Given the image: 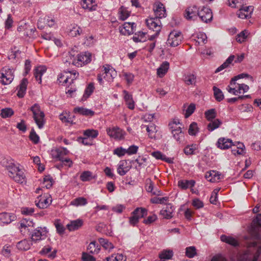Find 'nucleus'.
I'll return each mask as SVG.
<instances>
[{
  "label": "nucleus",
  "instance_id": "20e7f679",
  "mask_svg": "<svg viewBox=\"0 0 261 261\" xmlns=\"http://www.w3.org/2000/svg\"><path fill=\"white\" fill-rule=\"evenodd\" d=\"M1 82L3 85H7L11 84L14 77L13 69L9 68V67H4L2 68L1 70Z\"/></svg>",
  "mask_w": 261,
  "mask_h": 261
},
{
  "label": "nucleus",
  "instance_id": "6e6552de",
  "mask_svg": "<svg viewBox=\"0 0 261 261\" xmlns=\"http://www.w3.org/2000/svg\"><path fill=\"white\" fill-rule=\"evenodd\" d=\"M69 151L64 147L54 148L50 151L53 159L56 161H62L63 156L68 154Z\"/></svg>",
  "mask_w": 261,
  "mask_h": 261
},
{
  "label": "nucleus",
  "instance_id": "473e14b6",
  "mask_svg": "<svg viewBox=\"0 0 261 261\" xmlns=\"http://www.w3.org/2000/svg\"><path fill=\"white\" fill-rule=\"evenodd\" d=\"M221 240L227 244H228L233 246H237L239 245L238 241L230 236H226L225 235H222L221 236Z\"/></svg>",
  "mask_w": 261,
  "mask_h": 261
},
{
  "label": "nucleus",
  "instance_id": "f257e3e1",
  "mask_svg": "<svg viewBox=\"0 0 261 261\" xmlns=\"http://www.w3.org/2000/svg\"><path fill=\"white\" fill-rule=\"evenodd\" d=\"M5 168L8 171L9 176L15 182L21 184L26 183L25 175L23 169L19 166L13 162H10L5 165Z\"/></svg>",
  "mask_w": 261,
  "mask_h": 261
},
{
  "label": "nucleus",
  "instance_id": "412c9836",
  "mask_svg": "<svg viewBox=\"0 0 261 261\" xmlns=\"http://www.w3.org/2000/svg\"><path fill=\"white\" fill-rule=\"evenodd\" d=\"M221 174L216 171H210L205 173V177L210 182H218L221 178Z\"/></svg>",
  "mask_w": 261,
  "mask_h": 261
},
{
  "label": "nucleus",
  "instance_id": "680f3d73",
  "mask_svg": "<svg viewBox=\"0 0 261 261\" xmlns=\"http://www.w3.org/2000/svg\"><path fill=\"white\" fill-rule=\"evenodd\" d=\"M53 179L50 175H46L43 179V184L47 189H49L52 187Z\"/></svg>",
  "mask_w": 261,
  "mask_h": 261
},
{
  "label": "nucleus",
  "instance_id": "de8ad7c7",
  "mask_svg": "<svg viewBox=\"0 0 261 261\" xmlns=\"http://www.w3.org/2000/svg\"><path fill=\"white\" fill-rule=\"evenodd\" d=\"M87 200L85 198L79 197L72 200L70 204L76 206H78L80 205H85L87 204Z\"/></svg>",
  "mask_w": 261,
  "mask_h": 261
},
{
  "label": "nucleus",
  "instance_id": "c85d7f7f",
  "mask_svg": "<svg viewBox=\"0 0 261 261\" xmlns=\"http://www.w3.org/2000/svg\"><path fill=\"white\" fill-rule=\"evenodd\" d=\"M83 222L81 219L72 221L67 225V227L69 231H74L82 227Z\"/></svg>",
  "mask_w": 261,
  "mask_h": 261
},
{
  "label": "nucleus",
  "instance_id": "7c9ffc66",
  "mask_svg": "<svg viewBox=\"0 0 261 261\" xmlns=\"http://www.w3.org/2000/svg\"><path fill=\"white\" fill-rule=\"evenodd\" d=\"M184 81L187 85H195L196 83V76L192 73L187 74L184 76Z\"/></svg>",
  "mask_w": 261,
  "mask_h": 261
},
{
  "label": "nucleus",
  "instance_id": "79ce46f5",
  "mask_svg": "<svg viewBox=\"0 0 261 261\" xmlns=\"http://www.w3.org/2000/svg\"><path fill=\"white\" fill-rule=\"evenodd\" d=\"M210 121L211 122L207 125V129L211 132L218 128L222 123V122L218 119Z\"/></svg>",
  "mask_w": 261,
  "mask_h": 261
},
{
  "label": "nucleus",
  "instance_id": "f704fd0d",
  "mask_svg": "<svg viewBox=\"0 0 261 261\" xmlns=\"http://www.w3.org/2000/svg\"><path fill=\"white\" fill-rule=\"evenodd\" d=\"M258 227H261V214L256 215V217L252 221V226L251 230V233L256 231Z\"/></svg>",
  "mask_w": 261,
  "mask_h": 261
},
{
  "label": "nucleus",
  "instance_id": "4c0bfd02",
  "mask_svg": "<svg viewBox=\"0 0 261 261\" xmlns=\"http://www.w3.org/2000/svg\"><path fill=\"white\" fill-rule=\"evenodd\" d=\"M31 247L29 241L26 239L19 242L17 244V248L21 251H26L30 249Z\"/></svg>",
  "mask_w": 261,
  "mask_h": 261
},
{
  "label": "nucleus",
  "instance_id": "423d86ee",
  "mask_svg": "<svg viewBox=\"0 0 261 261\" xmlns=\"http://www.w3.org/2000/svg\"><path fill=\"white\" fill-rule=\"evenodd\" d=\"M91 61V54L89 52H85L78 55L72 61V64L76 67H82Z\"/></svg>",
  "mask_w": 261,
  "mask_h": 261
},
{
  "label": "nucleus",
  "instance_id": "e433bc0d",
  "mask_svg": "<svg viewBox=\"0 0 261 261\" xmlns=\"http://www.w3.org/2000/svg\"><path fill=\"white\" fill-rule=\"evenodd\" d=\"M235 56L234 55L230 56L226 61L220 66L215 71V72H218L228 67L234 60Z\"/></svg>",
  "mask_w": 261,
  "mask_h": 261
},
{
  "label": "nucleus",
  "instance_id": "37998d69",
  "mask_svg": "<svg viewBox=\"0 0 261 261\" xmlns=\"http://www.w3.org/2000/svg\"><path fill=\"white\" fill-rule=\"evenodd\" d=\"M173 253L172 250H164L159 254L161 260L169 259L173 256Z\"/></svg>",
  "mask_w": 261,
  "mask_h": 261
},
{
  "label": "nucleus",
  "instance_id": "a878e982",
  "mask_svg": "<svg viewBox=\"0 0 261 261\" xmlns=\"http://www.w3.org/2000/svg\"><path fill=\"white\" fill-rule=\"evenodd\" d=\"M81 5L84 9H87L89 11L95 10L97 7L94 0H82Z\"/></svg>",
  "mask_w": 261,
  "mask_h": 261
},
{
  "label": "nucleus",
  "instance_id": "c03bdc74",
  "mask_svg": "<svg viewBox=\"0 0 261 261\" xmlns=\"http://www.w3.org/2000/svg\"><path fill=\"white\" fill-rule=\"evenodd\" d=\"M133 214L136 215L139 219L146 216L147 214V211L146 208L143 207H138L133 211Z\"/></svg>",
  "mask_w": 261,
  "mask_h": 261
},
{
  "label": "nucleus",
  "instance_id": "6ab92c4d",
  "mask_svg": "<svg viewBox=\"0 0 261 261\" xmlns=\"http://www.w3.org/2000/svg\"><path fill=\"white\" fill-rule=\"evenodd\" d=\"M134 23L125 22L123 26L119 27L121 34L124 35H129L134 33Z\"/></svg>",
  "mask_w": 261,
  "mask_h": 261
},
{
  "label": "nucleus",
  "instance_id": "9d476101",
  "mask_svg": "<svg viewBox=\"0 0 261 261\" xmlns=\"http://www.w3.org/2000/svg\"><path fill=\"white\" fill-rule=\"evenodd\" d=\"M38 201H36V205L40 208H47L52 202V198L50 195H40Z\"/></svg>",
  "mask_w": 261,
  "mask_h": 261
},
{
  "label": "nucleus",
  "instance_id": "72a5a7b5",
  "mask_svg": "<svg viewBox=\"0 0 261 261\" xmlns=\"http://www.w3.org/2000/svg\"><path fill=\"white\" fill-rule=\"evenodd\" d=\"M232 153L234 155H243L245 154V146L244 145L240 142H237L236 145V148H234L231 150Z\"/></svg>",
  "mask_w": 261,
  "mask_h": 261
},
{
  "label": "nucleus",
  "instance_id": "603ef678",
  "mask_svg": "<svg viewBox=\"0 0 261 261\" xmlns=\"http://www.w3.org/2000/svg\"><path fill=\"white\" fill-rule=\"evenodd\" d=\"M81 28L76 24L71 26V28L68 31L69 35L71 37H75L77 35H80Z\"/></svg>",
  "mask_w": 261,
  "mask_h": 261
},
{
  "label": "nucleus",
  "instance_id": "13d9d810",
  "mask_svg": "<svg viewBox=\"0 0 261 261\" xmlns=\"http://www.w3.org/2000/svg\"><path fill=\"white\" fill-rule=\"evenodd\" d=\"M198 132V127L197 124L195 122H192L189 126L188 130L189 134L192 136H195Z\"/></svg>",
  "mask_w": 261,
  "mask_h": 261
},
{
  "label": "nucleus",
  "instance_id": "f3484780",
  "mask_svg": "<svg viewBox=\"0 0 261 261\" xmlns=\"http://www.w3.org/2000/svg\"><path fill=\"white\" fill-rule=\"evenodd\" d=\"M43 232H46V228L45 227L42 228L39 227L35 229L31 234V239L32 241L37 243L38 241L42 240V233Z\"/></svg>",
  "mask_w": 261,
  "mask_h": 261
},
{
  "label": "nucleus",
  "instance_id": "3c124183",
  "mask_svg": "<svg viewBox=\"0 0 261 261\" xmlns=\"http://www.w3.org/2000/svg\"><path fill=\"white\" fill-rule=\"evenodd\" d=\"M94 89V84L93 83L89 84L85 91V93L83 95V97L82 98V100H86L93 92Z\"/></svg>",
  "mask_w": 261,
  "mask_h": 261
},
{
  "label": "nucleus",
  "instance_id": "8fccbe9b",
  "mask_svg": "<svg viewBox=\"0 0 261 261\" xmlns=\"http://www.w3.org/2000/svg\"><path fill=\"white\" fill-rule=\"evenodd\" d=\"M248 31L245 30L242 31L240 34H238L236 37L237 41L239 43L244 42L249 35Z\"/></svg>",
  "mask_w": 261,
  "mask_h": 261
},
{
  "label": "nucleus",
  "instance_id": "b1692460",
  "mask_svg": "<svg viewBox=\"0 0 261 261\" xmlns=\"http://www.w3.org/2000/svg\"><path fill=\"white\" fill-rule=\"evenodd\" d=\"M145 127L148 134V136L151 139H156L158 138L159 134L157 133L156 126L154 124H151L149 125L142 126V128Z\"/></svg>",
  "mask_w": 261,
  "mask_h": 261
},
{
  "label": "nucleus",
  "instance_id": "0e129e2a",
  "mask_svg": "<svg viewBox=\"0 0 261 261\" xmlns=\"http://www.w3.org/2000/svg\"><path fill=\"white\" fill-rule=\"evenodd\" d=\"M227 5L233 8L241 7L242 5V0H228Z\"/></svg>",
  "mask_w": 261,
  "mask_h": 261
},
{
  "label": "nucleus",
  "instance_id": "cd10ccee",
  "mask_svg": "<svg viewBox=\"0 0 261 261\" xmlns=\"http://www.w3.org/2000/svg\"><path fill=\"white\" fill-rule=\"evenodd\" d=\"M169 68V63L167 61H164L157 69V75L160 77H163L167 72Z\"/></svg>",
  "mask_w": 261,
  "mask_h": 261
},
{
  "label": "nucleus",
  "instance_id": "338daca9",
  "mask_svg": "<svg viewBox=\"0 0 261 261\" xmlns=\"http://www.w3.org/2000/svg\"><path fill=\"white\" fill-rule=\"evenodd\" d=\"M98 134V131L94 129H87L84 133V135L93 138H96Z\"/></svg>",
  "mask_w": 261,
  "mask_h": 261
},
{
  "label": "nucleus",
  "instance_id": "aec40b11",
  "mask_svg": "<svg viewBox=\"0 0 261 261\" xmlns=\"http://www.w3.org/2000/svg\"><path fill=\"white\" fill-rule=\"evenodd\" d=\"M174 208L171 204H168L166 206L160 211V215L167 219H170L173 217Z\"/></svg>",
  "mask_w": 261,
  "mask_h": 261
},
{
  "label": "nucleus",
  "instance_id": "a211bd4d",
  "mask_svg": "<svg viewBox=\"0 0 261 261\" xmlns=\"http://www.w3.org/2000/svg\"><path fill=\"white\" fill-rule=\"evenodd\" d=\"M104 69V74L106 75V81L111 82H112L113 79L117 75L116 71L112 68H110L108 65H106L103 66Z\"/></svg>",
  "mask_w": 261,
  "mask_h": 261
},
{
  "label": "nucleus",
  "instance_id": "49530a36",
  "mask_svg": "<svg viewBox=\"0 0 261 261\" xmlns=\"http://www.w3.org/2000/svg\"><path fill=\"white\" fill-rule=\"evenodd\" d=\"M107 261H125L126 257L122 254H113L110 257H107Z\"/></svg>",
  "mask_w": 261,
  "mask_h": 261
},
{
  "label": "nucleus",
  "instance_id": "1a4fd4ad",
  "mask_svg": "<svg viewBox=\"0 0 261 261\" xmlns=\"http://www.w3.org/2000/svg\"><path fill=\"white\" fill-rule=\"evenodd\" d=\"M107 133L111 138L115 139H122L124 136V132L118 127L107 128Z\"/></svg>",
  "mask_w": 261,
  "mask_h": 261
},
{
  "label": "nucleus",
  "instance_id": "39448f33",
  "mask_svg": "<svg viewBox=\"0 0 261 261\" xmlns=\"http://www.w3.org/2000/svg\"><path fill=\"white\" fill-rule=\"evenodd\" d=\"M78 74V73H76L75 71H65L59 75L58 81L59 84L62 85L67 84L68 82L70 83H73V81L76 79Z\"/></svg>",
  "mask_w": 261,
  "mask_h": 261
},
{
  "label": "nucleus",
  "instance_id": "58836bf2",
  "mask_svg": "<svg viewBox=\"0 0 261 261\" xmlns=\"http://www.w3.org/2000/svg\"><path fill=\"white\" fill-rule=\"evenodd\" d=\"M87 249L91 254H97L100 250V247L95 241H93L89 244Z\"/></svg>",
  "mask_w": 261,
  "mask_h": 261
},
{
  "label": "nucleus",
  "instance_id": "864d4df0",
  "mask_svg": "<svg viewBox=\"0 0 261 261\" xmlns=\"http://www.w3.org/2000/svg\"><path fill=\"white\" fill-rule=\"evenodd\" d=\"M197 254L196 249L194 246L187 247L186 255L189 258H193Z\"/></svg>",
  "mask_w": 261,
  "mask_h": 261
},
{
  "label": "nucleus",
  "instance_id": "a18cd8bd",
  "mask_svg": "<svg viewBox=\"0 0 261 261\" xmlns=\"http://www.w3.org/2000/svg\"><path fill=\"white\" fill-rule=\"evenodd\" d=\"M1 112V116L3 118L10 117L14 114L13 110L10 108L2 109Z\"/></svg>",
  "mask_w": 261,
  "mask_h": 261
},
{
  "label": "nucleus",
  "instance_id": "dca6fc26",
  "mask_svg": "<svg viewBox=\"0 0 261 261\" xmlns=\"http://www.w3.org/2000/svg\"><path fill=\"white\" fill-rule=\"evenodd\" d=\"M16 219V216L11 213L4 212L0 213V224H9Z\"/></svg>",
  "mask_w": 261,
  "mask_h": 261
},
{
  "label": "nucleus",
  "instance_id": "bf43d9fd",
  "mask_svg": "<svg viewBox=\"0 0 261 261\" xmlns=\"http://www.w3.org/2000/svg\"><path fill=\"white\" fill-rule=\"evenodd\" d=\"M180 125L181 124L178 120H174L169 124L172 132L181 129Z\"/></svg>",
  "mask_w": 261,
  "mask_h": 261
},
{
  "label": "nucleus",
  "instance_id": "c9c22d12",
  "mask_svg": "<svg viewBox=\"0 0 261 261\" xmlns=\"http://www.w3.org/2000/svg\"><path fill=\"white\" fill-rule=\"evenodd\" d=\"M126 162L123 161L119 164L117 168V172L120 175H124L129 170L130 168L126 166Z\"/></svg>",
  "mask_w": 261,
  "mask_h": 261
},
{
  "label": "nucleus",
  "instance_id": "2eb2a0df",
  "mask_svg": "<svg viewBox=\"0 0 261 261\" xmlns=\"http://www.w3.org/2000/svg\"><path fill=\"white\" fill-rule=\"evenodd\" d=\"M17 30L19 32H23L26 36L32 35L35 31V28H32L30 25L23 21L21 22L17 28Z\"/></svg>",
  "mask_w": 261,
  "mask_h": 261
},
{
  "label": "nucleus",
  "instance_id": "f8f14e48",
  "mask_svg": "<svg viewBox=\"0 0 261 261\" xmlns=\"http://www.w3.org/2000/svg\"><path fill=\"white\" fill-rule=\"evenodd\" d=\"M253 11V7L247 6L240 7L237 15L241 19H247L251 17Z\"/></svg>",
  "mask_w": 261,
  "mask_h": 261
},
{
  "label": "nucleus",
  "instance_id": "0eeeda50",
  "mask_svg": "<svg viewBox=\"0 0 261 261\" xmlns=\"http://www.w3.org/2000/svg\"><path fill=\"white\" fill-rule=\"evenodd\" d=\"M182 39V37L181 32L173 31L168 36L167 44L171 47H175L180 43Z\"/></svg>",
  "mask_w": 261,
  "mask_h": 261
},
{
  "label": "nucleus",
  "instance_id": "ea45409f",
  "mask_svg": "<svg viewBox=\"0 0 261 261\" xmlns=\"http://www.w3.org/2000/svg\"><path fill=\"white\" fill-rule=\"evenodd\" d=\"M130 11L127 10L124 6H121L119 10L120 19L122 20H125L130 15Z\"/></svg>",
  "mask_w": 261,
  "mask_h": 261
},
{
  "label": "nucleus",
  "instance_id": "a19ab883",
  "mask_svg": "<svg viewBox=\"0 0 261 261\" xmlns=\"http://www.w3.org/2000/svg\"><path fill=\"white\" fill-rule=\"evenodd\" d=\"M146 190L148 192L152 193L153 195H160L161 194V192L160 191H153V182L150 178H147L146 180Z\"/></svg>",
  "mask_w": 261,
  "mask_h": 261
},
{
  "label": "nucleus",
  "instance_id": "c756f323",
  "mask_svg": "<svg viewBox=\"0 0 261 261\" xmlns=\"http://www.w3.org/2000/svg\"><path fill=\"white\" fill-rule=\"evenodd\" d=\"M151 155L155 158L156 160H161L168 163H173V159L167 158L165 155L163 154L159 151H154L151 153Z\"/></svg>",
  "mask_w": 261,
  "mask_h": 261
},
{
  "label": "nucleus",
  "instance_id": "774afa93",
  "mask_svg": "<svg viewBox=\"0 0 261 261\" xmlns=\"http://www.w3.org/2000/svg\"><path fill=\"white\" fill-rule=\"evenodd\" d=\"M55 225L56 226V228L57 229V231L60 234L63 233L65 229L64 226L62 225V224L60 223V221L59 219L56 220L55 221Z\"/></svg>",
  "mask_w": 261,
  "mask_h": 261
},
{
  "label": "nucleus",
  "instance_id": "4468645a",
  "mask_svg": "<svg viewBox=\"0 0 261 261\" xmlns=\"http://www.w3.org/2000/svg\"><path fill=\"white\" fill-rule=\"evenodd\" d=\"M153 10L155 15V17H156L159 19L166 16L165 8L163 4L161 3H158L155 4Z\"/></svg>",
  "mask_w": 261,
  "mask_h": 261
},
{
  "label": "nucleus",
  "instance_id": "6e6d98bb",
  "mask_svg": "<svg viewBox=\"0 0 261 261\" xmlns=\"http://www.w3.org/2000/svg\"><path fill=\"white\" fill-rule=\"evenodd\" d=\"M99 242L102 246L106 249H112L114 247L111 242L103 238H100L99 239Z\"/></svg>",
  "mask_w": 261,
  "mask_h": 261
},
{
  "label": "nucleus",
  "instance_id": "69168bd1",
  "mask_svg": "<svg viewBox=\"0 0 261 261\" xmlns=\"http://www.w3.org/2000/svg\"><path fill=\"white\" fill-rule=\"evenodd\" d=\"M174 138L177 141H180L184 138V133H182L181 129L176 130L172 132Z\"/></svg>",
  "mask_w": 261,
  "mask_h": 261
},
{
  "label": "nucleus",
  "instance_id": "e2e57ef3",
  "mask_svg": "<svg viewBox=\"0 0 261 261\" xmlns=\"http://www.w3.org/2000/svg\"><path fill=\"white\" fill-rule=\"evenodd\" d=\"M196 109V106L194 103H191L187 109L186 111V113L185 114V116L186 118L189 117L190 116H191L195 111Z\"/></svg>",
  "mask_w": 261,
  "mask_h": 261
},
{
  "label": "nucleus",
  "instance_id": "7ed1b4c3",
  "mask_svg": "<svg viewBox=\"0 0 261 261\" xmlns=\"http://www.w3.org/2000/svg\"><path fill=\"white\" fill-rule=\"evenodd\" d=\"M146 23L148 28L155 32L154 35L150 37V39L152 40L160 34L162 29V23L160 20L156 17H151L147 19L146 20Z\"/></svg>",
  "mask_w": 261,
  "mask_h": 261
},
{
  "label": "nucleus",
  "instance_id": "4be33fe9",
  "mask_svg": "<svg viewBox=\"0 0 261 261\" xmlns=\"http://www.w3.org/2000/svg\"><path fill=\"white\" fill-rule=\"evenodd\" d=\"M47 68L46 66L41 65L36 67L34 69V76L36 81H38L39 84L42 82V76L46 72Z\"/></svg>",
  "mask_w": 261,
  "mask_h": 261
},
{
  "label": "nucleus",
  "instance_id": "ddd939ff",
  "mask_svg": "<svg viewBox=\"0 0 261 261\" xmlns=\"http://www.w3.org/2000/svg\"><path fill=\"white\" fill-rule=\"evenodd\" d=\"M198 9L195 6L187 8L184 14L185 17L188 20H195L198 16Z\"/></svg>",
  "mask_w": 261,
  "mask_h": 261
},
{
  "label": "nucleus",
  "instance_id": "052dcab7",
  "mask_svg": "<svg viewBox=\"0 0 261 261\" xmlns=\"http://www.w3.org/2000/svg\"><path fill=\"white\" fill-rule=\"evenodd\" d=\"M29 138L30 140L34 143L38 144L39 142L40 138L38 135L36 133L34 129L31 130Z\"/></svg>",
  "mask_w": 261,
  "mask_h": 261
},
{
  "label": "nucleus",
  "instance_id": "bb28decb",
  "mask_svg": "<svg viewBox=\"0 0 261 261\" xmlns=\"http://www.w3.org/2000/svg\"><path fill=\"white\" fill-rule=\"evenodd\" d=\"M73 112L75 113L86 116H92L94 114V112L92 110L83 107H76L74 109Z\"/></svg>",
  "mask_w": 261,
  "mask_h": 261
},
{
  "label": "nucleus",
  "instance_id": "5701e85b",
  "mask_svg": "<svg viewBox=\"0 0 261 261\" xmlns=\"http://www.w3.org/2000/svg\"><path fill=\"white\" fill-rule=\"evenodd\" d=\"M233 145L232 140L224 138H220L217 142V146L222 149H226L231 147Z\"/></svg>",
  "mask_w": 261,
  "mask_h": 261
},
{
  "label": "nucleus",
  "instance_id": "f03ea898",
  "mask_svg": "<svg viewBox=\"0 0 261 261\" xmlns=\"http://www.w3.org/2000/svg\"><path fill=\"white\" fill-rule=\"evenodd\" d=\"M33 113V118L39 128H42L45 123V114L41 110L40 106L38 103H35L30 108Z\"/></svg>",
  "mask_w": 261,
  "mask_h": 261
},
{
  "label": "nucleus",
  "instance_id": "4d7b16f0",
  "mask_svg": "<svg viewBox=\"0 0 261 261\" xmlns=\"http://www.w3.org/2000/svg\"><path fill=\"white\" fill-rule=\"evenodd\" d=\"M94 178L90 171H84L80 175V179L83 181H87Z\"/></svg>",
  "mask_w": 261,
  "mask_h": 261
},
{
  "label": "nucleus",
  "instance_id": "9b49d317",
  "mask_svg": "<svg viewBox=\"0 0 261 261\" xmlns=\"http://www.w3.org/2000/svg\"><path fill=\"white\" fill-rule=\"evenodd\" d=\"M198 16L201 18V20L205 23L211 22L213 19L212 10L207 7H203L198 12Z\"/></svg>",
  "mask_w": 261,
  "mask_h": 261
},
{
  "label": "nucleus",
  "instance_id": "5fc2aeb1",
  "mask_svg": "<svg viewBox=\"0 0 261 261\" xmlns=\"http://www.w3.org/2000/svg\"><path fill=\"white\" fill-rule=\"evenodd\" d=\"M205 116L207 120L212 121L216 117V112L215 109H212L205 112Z\"/></svg>",
  "mask_w": 261,
  "mask_h": 261
},
{
  "label": "nucleus",
  "instance_id": "393cba45",
  "mask_svg": "<svg viewBox=\"0 0 261 261\" xmlns=\"http://www.w3.org/2000/svg\"><path fill=\"white\" fill-rule=\"evenodd\" d=\"M28 84V81L27 79L24 78L22 80L18 90L17 95L19 98H22L24 97Z\"/></svg>",
  "mask_w": 261,
  "mask_h": 261
},
{
  "label": "nucleus",
  "instance_id": "2f4dec72",
  "mask_svg": "<svg viewBox=\"0 0 261 261\" xmlns=\"http://www.w3.org/2000/svg\"><path fill=\"white\" fill-rule=\"evenodd\" d=\"M125 93L124 100L128 108L130 110H134L135 108V101H134L132 95H130L126 91H124Z\"/></svg>",
  "mask_w": 261,
  "mask_h": 261
},
{
  "label": "nucleus",
  "instance_id": "09e8293b",
  "mask_svg": "<svg viewBox=\"0 0 261 261\" xmlns=\"http://www.w3.org/2000/svg\"><path fill=\"white\" fill-rule=\"evenodd\" d=\"M214 96L216 99L218 101H221L224 99V95L222 91L216 87H213Z\"/></svg>",
  "mask_w": 261,
  "mask_h": 261
}]
</instances>
